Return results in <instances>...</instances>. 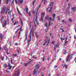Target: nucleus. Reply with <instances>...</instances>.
Returning a JSON list of instances; mask_svg holds the SVG:
<instances>
[{"mask_svg": "<svg viewBox=\"0 0 76 76\" xmlns=\"http://www.w3.org/2000/svg\"><path fill=\"white\" fill-rule=\"evenodd\" d=\"M45 26H46V27H48L47 23H45Z\"/></svg>", "mask_w": 76, "mask_h": 76, "instance_id": "2f4dec72", "label": "nucleus"}, {"mask_svg": "<svg viewBox=\"0 0 76 76\" xmlns=\"http://www.w3.org/2000/svg\"><path fill=\"white\" fill-rule=\"evenodd\" d=\"M52 43L54 44V41H52Z\"/></svg>", "mask_w": 76, "mask_h": 76, "instance_id": "774afa93", "label": "nucleus"}, {"mask_svg": "<svg viewBox=\"0 0 76 76\" xmlns=\"http://www.w3.org/2000/svg\"><path fill=\"white\" fill-rule=\"evenodd\" d=\"M4 17H2V18H1V23H2V21L4 19Z\"/></svg>", "mask_w": 76, "mask_h": 76, "instance_id": "5701e85b", "label": "nucleus"}, {"mask_svg": "<svg viewBox=\"0 0 76 76\" xmlns=\"http://www.w3.org/2000/svg\"><path fill=\"white\" fill-rule=\"evenodd\" d=\"M11 63H12H12H13L12 59H11Z\"/></svg>", "mask_w": 76, "mask_h": 76, "instance_id": "864d4df0", "label": "nucleus"}, {"mask_svg": "<svg viewBox=\"0 0 76 76\" xmlns=\"http://www.w3.org/2000/svg\"><path fill=\"white\" fill-rule=\"evenodd\" d=\"M10 71L9 70H7V72L8 73H9Z\"/></svg>", "mask_w": 76, "mask_h": 76, "instance_id": "338daca9", "label": "nucleus"}, {"mask_svg": "<svg viewBox=\"0 0 76 76\" xmlns=\"http://www.w3.org/2000/svg\"><path fill=\"white\" fill-rule=\"evenodd\" d=\"M34 27H36V24L35 23V20H34Z\"/></svg>", "mask_w": 76, "mask_h": 76, "instance_id": "58836bf2", "label": "nucleus"}, {"mask_svg": "<svg viewBox=\"0 0 76 76\" xmlns=\"http://www.w3.org/2000/svg\"><path fill=\"white\" fill-rule=\"evenodd\" d=\"M30 39H29L28 41V46L29 44V43H30V42L31 41V37H30Z\"/></svg>", "mask_w": 76, "mask_h": 76, "instance_id": "4468645a", "label": "nucleus"}, {"mask_svg": "<svg viewBox=\"0 0 76 76\" xmlns=\"http://www.w3.org/2000/svg\"><path fill=\"white\" fill-rule=\"evenodd\" d=\"M45 38H46V39H48V36H46L45 37Z\"/></svg>", "mask_w": 76, "mask_h": 76, "instance_id": "13d9d810", "label": "nucleus"}, {"mask_svg": "<svg viewBox=\"0 0 76 76\" xmlns=\"http://www.w3.org/2000/svg\"><path fill=\"white\" fill-rule=\"evenodd\" d=\"M47 42V41H46V42H45V43H44V44H43V45H45Z\"/></svg>", "mask_w": 76, "mask_h": 76, "instance_id": "a18cd8bd", "label": "nucleus"}, {"mask_svg": "<svg viewBox=\"0 0 76 76\" xmlns=\"http://www.w3.org/2000/svg\"><path fill=\"white\" fill-rule=\"evenodd\" d=\"M45 60V57H43V61H44Z\"/></svg>", "mask_w": 76, "mask_h": 76, "instance_id": "3c124183", "label": "nucleus"}, {"mask_svg": "<svg viewBox=\"0 0 76 76\" xmlns=\"http://www.w3.org/2000/svg\"><path fill=\"white\" fill-rule=\"evenodd\" d=\"M51 24V21L50 20H49V26H50V25Z\"/></svg>", "mask_w": 76, "mask_h": 76, "instance_id": "4c0bfd02", "label": "nucleus"}, {"mask_svg": "<svg viewBox=\"0 0 76 76\" xmlns=\"http://www.w3.org/2000/svg\"><path fill=\"white\" fill-rule=\"evenodd\" d=\"M4 58V57H1V60H3Z\"/></svg>", "mask_w": 76, "mask_h": 76, "instance_id": "49530a36", "label": "nucleus"}, {"mask_svg": "<svg viewBox=\"0 0 76 76\" xmlns=\"http://www.w3.org/2000/svg\"><path fill=\"white\" fill-rule=\"evenodd\" d=\"M18 21H17L15 22V23H14L13 25H16V24H18Z\"/></svg>", "mask_w": 76, "mask_h": 76, "instance_id": "b1692460", "label": "nucleus"}, {"mask_svg": "<svg viewBox=\"0 0 76 76\" xmlns=\"http://www.w3.org/2000/svg\"><path fill=\"white\" fill-rule=\"evenodd\" d=\"M20 70L19 69H18V70L15 72V74L13 75L12 76H19V75H20Z\"/></svg>", "mask_w": 76, "mask_h": 76, "instance_id": "f03ea898", "label": "nucleus"}, {"mask_svg": "<svg viewBox=\"0 0 76 76\" xmlns=\"http://www.w3.org/2000/svg\"><path fill=\"white\" fill-rule=\"evenodd\" d=\"M3 12V10L2 9V11H1V14H2Z\"/></svg>", "mask_w": 76, "mask_h": 76, "instance_id": "69168bd1", "label": "nucleus"}, {"mask_svg": "<svg viewBox=\"0 0 76 76\" xmlns=\"http://www.w3.org/2000/svg\"><path fill=\"white\" fill-rule=\"evenodd\" d=\"M10 63H9L7 65V66L8 67H10Z\"/></svg>", "mask_w": 76, "mask_h": 76, "instance_id": "de8ad7c7", "label": "nucleus"}, {"mask_svg": "<svg viewBox=\"0 0 76 76\" xmlns=\"http://www.w3.org/2000/svg\"><path fill=\"white\" fill-rule=\"evenodd\" d=\"M20 31H23V30L22 29L21 30H20Z\"/></svg>", "mask_w": 76, "mask_h": 76, "instance_id": "e2e57ef3", "label": "nucleus"}, {"mask_svg": "<svg viewBox=\"0 0 76 76\" xmlns=\"http://www.w3.org/2000/svg\"><path fill=\"white\" fill-rule=\"evenodd\" d=\"M4 26H6L7 24V21H4Z\"/></svg>", "mask_w": 76, "mask_h": 76, "instance_id": "412c9836", "label": "nucleus"}, {"mask_svg": "<svg viewBox=\"0 0 76 76\" xmlns=\"http://www.w3.org/2000/svg\"><path fill=\"white\" fill-rule=\"evenodd\" d=\"M55 49H56V46H54V47L53 50H55Z\"/></svg>", "mask_w": 76, "mask_h": 76, "instance_id": "680f3d73", "label": "nucleus"}, {"mask_svg": "<svg viewBox=\"0 0 76 76\" xmlns=\"http://www.w3.org/2000/svg\"><path fill=\"white\" fill-rule=\"evenodd\" d=\"M18 43H15V45H18Z\"/></svg>", "mask_w": 76, "mask_h": 76, "instance_id": "5fc2aeb1", "label": "nucleus"}, {"mask_svg": "<svg viewBox=\"0 0 76 76\" xmlns=\"http://www.w3.org/2000/svg\"><path fill=\"white\" fill-rule=\"evenodd\" d=\"M14 18H13L12 19V23H14Z\"/></svg>", "mask_w": 76, "mask_h": 76, "instance_id": "c756f323", "label": "nucleus"}, {"mask_svg": "<svg viewBox=\"0 0 76 76\" xmlns=\"http://www.w3.org/2000/svg\"><path fill=\"white\" fill-rule=\"evenodd\" d=\"M20 23L21 24V27L20 29V30H21V29H22V26H23V21H22L21 19V18H20Z\"/></svg>", "mask_w": 76, "mask_h": 76, "instance_id": "423d86ee", "label": "nucleus"}, {"mask_svg": "<svg viewBox=\"0 0 76 76\" xmlns=\"http://www.w3.org/2000/svg\"><path fill=\"white\" fill-rule=\"evenodd\" d=\"M56 14H54L53 15V18H55L56 16Z\"/></svg>", "mask_w": 76, "mask_h": 76, "instance_id": "473e14b6", "label": "nucleus"}, {"mask_svg": "<svg viewBox=\"0 0 76 76\" xmlns=\"http://www.w3.org/2000/svg\"><path fill=\"white\" fill-rule=\"evenodd\" d=\"M49 15H46V17H45V19L46 20H49Z\"/></svg>", "mask_w": 76, "mask_h": 76, "instance_id": "a211bd4d", "label": "nucleus"}, {"mask_svg": "<svg viewBox=\"0 0 76 76\" xmlns=\"http://www.w3.org/2000/svg\"><path fill=\"white\" fill-rule=\"evenodd\" d=\"M6 7H4L3 8V14H4V13L5 12V11L6 9Z\"/></svg>", "mask_w": 76, "mask_h": 76, "instance_id": "9b49d317", "label": "nucleus"}, {"mask_svg": "<svg viewBox=\"0 0 76 76\" xmlns=\"http://www.w3.org/2000/svg\"><path fill=\"white\" fill-rule=\"evenodd\" d=\"M36 35L37 37V38H38V37H39V36L38 35L37 33H36Z\"/></svg>", "mask_w": 76, "mask_h": 76, "instance_id": "37998d69", "label": "nucleus"}, {"mask_svg": "<svg viewBox=\"0 0 76 76\" xmlns=\"http://www.w3.org/2000/svg\"><path fill=\"white\" fill-rule=\"evenodd\" d=\"M43 1H44V4H45V1H47L46 0H43Z\"/></svg>", "mask_w": 76, "mask_h": 76, "instance_id": "bf43d9fd", "label": "nucleus"}, {"mask_svg": "<svg viewBox=\"0 0 76 76\" xmlns=\"http://www.w3.org/2000/svg\"><path fill=\"white\" fill-rule=\"evenodd\" d=\"M70 57V55H68L66 59L67 61H69V59Z\"/></svg>", "mask_w": 76, "mask_h": 76, "instance_id": "2eb2a0df", "label": "nucleus"}, {"mask_svg": "<svg viewBox=\"0 0 76 76\" xmlns=\"http://www.w3.org/2000/svg\"><path fill=\"white\" fill-rule=\"evenodd\" d=\"M36 0H34V1H33V3H32V5H34V3L36 2Z\"/></svg>", "mask_w": 76, "mask_h": 76, "instance_id": "7c9ffc66", "label": "nucleus"}, {"mask_svg": "<svg viewBox=\"0 0 76 76\" xmlns=\"http://www.w3.org/2000/svg\"><path fill=\"white\" fill-rule=\"evenodd\" d=\"M15 2L16 3V4H17L18 3V2L17 1V0H15Z\"/></svg>", "mask_w": 76, "mask_h": 76, "instance_id": "603ef678", "label": "nucleus"}, {"mask_svg": "<svg viewBox=\"0 0 76 76\" xmlns=\"http://www.w3.org/2000/svg\"><path fill=\"white\" fill-rule=\"evenodd\" d=\"M3 37V34L0 33V38H1V40H2Z\"/></svg>", "mask_w": 76, "mask_h": 76, "instance_id": "ddd939ff", "label": "nucleus"}, {"mask_svg": "<svg viewBox=\"0 0 76 76\" xmlns=\"http://www.w3.org/2000/svg\"><path fill=\"white\" fill-rule=\"evenodd\" d=\"M21 34V33L20 31L19 32V33L18 38H19V37H20V36Z\"/></svg>", "mask_w": 76, "mask_h": 76, "instance_id": "bb28decb", "label": "nucleus"}, {"mask_svg": "<svg viewBox=\"0 0 76 76\" xmlns=\"http://www.w3.org/2000/svg\"><path fill=\"white\" fill-rule=\"evenodd\" d=\"M31 23H30V28H31Z\"/></svg>", "mask_w": 76, "mask_h": 76, "instance_id": "052dcab7", "label": "nucleus"}, {"mask_svg": "<svg viewBox=\"0 0 76 76\" xmlns=\"http://www.w3.org/2000/svg\"><path fill=\"white\" fill-rule=\"evenodd\" d=\"M27 64H28V63H24V66H25V67H26V66H27Z\"/></svg>", "mask_w": 76, "mask_h": 76, "instance_id": "f704fd0d", "label": "nucleus"}, {"mask_svg": "<svg viewBox=\"0 0 76 76\" xmlns=\"http://www.w3.org/2000/svg\"><path fill=\"white\" fill-rule=\"evenodd\" d=\"M17 51L18 52V53H19V52H20V50H17Z\"/></svg>", "mask_w": 76, "mask_h": 76, "instance_id": "4d7b16f0", "label": "nucleus"}, {"mask_svg": "<svg viewBox=\"0 0 76 76\" xmlns=\"http://www.w3.org/2000/svg\"><path fill=\"white\" fill-rule=\"evenodd\" d=\"M11 68H12V66H10V64L9 69H11Z\"/></svg>", "mask_w": 76, "mask_h": 76, "instance_id": "ea45409f", "label": "nucleus"}, {"mask_svg": "<svg viewBox=\"0 0 76 76\" xmlns=\"http://www.w3.org/2000/svg\"><path fill=\"white\" fill-rule=\"evenodd\" d=\"M66 15H67L68 14H70V12H69V11L68 10H67L66 11Z\"/></svg>", "mask_w": 76, "mask_h": 76, "instance_id": "f3484780", "label": "nucleus"}, {"mask_svg": "<svg viewBox=\"0 0 76 76\" xmlns=\"http://www.w3.org/2000/svg\"><path fill=\"white\" fill-rule=\"evenodd\" d=\"M28 32H26V39H25V40L24 41V42H25V41L26 40V39H27V38H28Z\"/></svg>", "mask_w": 76, "mask_h": 76, "instance_id": "1a4fd4ad", "label": "nucleus"}, {"mask_svg": "<svg viewBox=\"0 0 76 76\" xmlns=\"http://www.w3.org/2000/svg\"><path fill=\"white\" fill-rule=\"evenodd\" d=\"M12 56H13L14 57H16L17 56V54H13Z\"/></svg>", "mask_w": 76, "mask_h": 76, "instance_id": "a878e982", "label": "nucleus"}, {"mask_svg": "<svg viewBox=\"0 0 76 76\" xmlns=\"http://www.w3.org/2000/svg\"><path fill=\"white\" fill-rule=\"evenodd\" d=\"M28 15L29 17H30L31 15V12H28Z\"/></svg>", "mask_w": 76, "mask_h": 76, "instance_id": "4be33fe9", "label": "nucleus"}, {"mask_svg": "<svg viewBox=\"0 0 76 76\" xmlns=\"http://www.w3.org/2000/svg\"><path fill=\"white\" fill-rule=\"evenodd\" d=\"M18 3H19V4H22L23 2V0H18Z\"/></svg>", "mask_w": 76, "mask_h": 76, "instance_id": "9d476101", "label": "nucleus"}, {"mask_svg": "<svg viewBox=\"0 0 76 76\" xmlns=\"http://www.w3.org/2000/svg\"><path fill=\"white\" fill-rule=\"evenodd\" d=\"M32 32H33V30H31L30 31L29 37H30L31 39L32 33Z\"/></svg>", "mask_w": 76, "mask_h": 76, "instance_id": "6e6552de", "label": "nucleus"}, {"mask_svg": "<svg viewBox=\"0 0 76 76\" xmlns=\"http://www.w3.org/2000/svg\"><path fill=\"white\" fill-rule=\"evenodd\" d=\"M69 22H72V18H69Z\"/></svg>", "mask_w": 76, "mask_h": 76, "instance_id": "393cba45", "label": "nucleus"}, {"mask_svg": "<svg viewBox=\"0 0 76 76\" xmlns=\"http://www.w3.org/2000/svg\"><path fill=\"white\" fill-rule=\"evenodd\" d=\"M9 2V0H6V4L7 5L8 4Z\"/></svg>", "mask_w": 76, "mask_h": 76, "instance_id": "cd10ccee", "label": "nucleus"}, {"mask_svg": "<svg viewBox=\"0 0 76 76\" xmlns=\"http://www.w3.org/2000/svg\"><path fill=\"white\" fill-rule=\"evenodd\" d=\"M52 9H51V7H50V9L49 10V12H52Z\"/></svg>", "mask_w": 76, "mask_h": 76, "instance_id": "c85d7f7f", "label": "nucleus"}, {"mask_svg": "<svg viewBox=\"0 0 76 76\" xmlns=\"http://www.w3.org/2000/svg\"><path fill=\"white\" fill-rule=\"evenodd\" d=\"M25 10H26V13H27L28 12V8H27V7H26L25 8Z\"/></svg>", "mask_w": 76, "mask_h": 76, "instance_id": "6ab92c4d", "label": "nucleus"}, {"mask_svg": "<svg viewBox=\"0 0 76 76\" xmlns=\"http://www.w3.org/2000/svg\"><path fill=\"white\" fill-rule=\"evenodd\" d=\"M37 55H35V56H33V58H35V59H37Z\"/></svg>", "mask_w": 76, "mask_h": 76, "instance_id": "dca6fc26", "label": "nucleus"}, {"mask_svg": "<svg viewBox=\"0 0 76 76\" xmlns=\"http://www.w3.org/2000/svg\"><path fill=\"white\" fill-rule=\"evenodd\" d=\"M7 45H5L3 47V48L4 49V50H5V51H8V48H7Z\"/></svg>", "mask_w": 76, "mask_h": 76, "instance_id": "39448f33", "label": "nucleus"}, {"mask_svg": "<svg viewBox=\"0 0 76 76\" xmlns=\"http://www.w3.org/2000/svg\"><path fill=\"white\" fill-rule=\"evenodd\" d=\"M60 16H58V20H60Z\"/></svg>", "mask_w": 76, "mask_h": 76, "instance_id": "0e129e2a", "label": "nucleus"}, {"mask_svg": "<svg viewBox=\"0 0 76 76\" xmlns=\"http://www.w3.org/2000/svg\"><path fill=\"white\" fill-rule=\"evenodd\" d=\"M49 20L50 21V23H51V21H52V17H50V18H49Z\"/></svg>", "mask_w": 76, "mask_h": 76, "instance_id": "e433bc0d", "label": "nucleus"}, {"mask_svg": "<svg viewBox=\"0 0 76 76\" xmlns=\"http://www.w3.org/2000/svg\"><path fill=\"white\" fill-rule=\"evenodd\" d=\"M32 35L33 37H35V36L34 35V32H33Z\"/></svg>", "mask_w": 76, "mask_h": 76, "instance_id": "c9c22d12", "label": "nucleus"}, {"mask_svg": "<svg viewBox=\"0 0 76 76\" xmlns=\"http://www.w3.org/2000/svg\"><path fill=\"white\" fill-rule=\"evenodd\" d=\"M68 42L67 41V40H66H66H65V44H66V43H67Z\"/></svg>", "mask_w": 76, "mask_h": 76, "instance_id": "09e8293b", "label": "nucleus"}, {"mask_svg": "<svg viewBox=\"0 0 76 76\" xmlns=\"http://www.w3.org/2000/svg\"><path fill=\"white\" fill-rule=\"evenodd\" d=\"M67 52L66 50H65L64 52V54H66V53H67Z\"/></svg>", "mask_w": 76, "mask_h": 76, "instance_id": "79ce46f5", "label": "nucleus"}, {"mask_svg": "<svg viewBox=\"0 0 76 76\" xmlns=\"http://www.w3.org/2000/svg\"><path fill=\"white\" fill-rule=\"evenodd\" d=\"M19 29H18V30H17V31H16L15 32V33L16 34H17V32L19 30Z\"/></svg>", "mask_w": 76, "mask_h": 76, "instance_id": "8fccbe9b", "label": "nucleus"}, {"mask_svg": "<svg viewBox=\"0 0 76 76\" xmlns=\"http://www.w3.org/2000/svg\"><path fill=\"white\" fill-rule=\"evenodd\" d=\"M7 12H8V11H7V10H6V11H5V13L6 14H7Z\"/></svg>", "mask_w": 76, "mask_h": 76, "instance_id": "a19ab883", "label": "nucleus"}, {"mask_svg": "<svg viewBox=\"0 0 76 76\" xmlns=\"http://www.w3.org/2000/svg\"><path fill=\"white\" fill-rule=\"evenodd\" d=\"M65 67L66 69H67V64H65Z\"/></svg>", "mask_w": 76, "mask_h": 76, "instance_id": "c03bdc74", "label": "nucleus"}, {"mask_svg": "<svg viewBox=\"0 0 76 76\" xmlns=\"http://www.w3.org/2000/svg\"><path fill=\"white\" fill-rule=\"evenodd\" d=\"M41 7V5H39V7L37 8V10H38V9H39V7Z\"/></svg>", "mask_w": 76, "mask_h": 76, "instance_id": "6e6d98bb", "label": "nucleus"}, {"mask_svg": "<svg viewBox=\"0 0 76 76\" xmlns=\"http://www.w3.org/2000/svg\"><path fill=\"white\" fill-rule=\"evenodd\" d=\"M45 13H42V15H41V19H40V21H43V17H45Z\"/></svg>", "mask_w": 76, "mask_h": 76, "instance_id": "20e7f679", "label": "nucleus"}, {"mask_svg": "<svg viewBox=\"0 0 76 76\" xmlns=\"http://www.w3.org/2000/svg\"><path fill=\"white\" fill-rule=\"evenodd\" d=\"M17 11H18V14H19L20 15H21L22 16V14L20 12V11H19V10H17Z\"/></svg>", "mask_w": 76, "mask_h": 76, "instance_id": "aec40b11", "label": "nucleus"}, {"mask_svg": "<svg viewBox=\"0 0 76 76\" xmlns=\"http://www.w3.org/2000/svg\"><path fill=\"white\" fill-rule=\"evenodd\" d=\"M4 66L5 68L7 67V64H5L4 65Z\"/></svg>", "mask_w": 76, "mask_h": 76, "instance_id": "72a5a7b5", "label": "nucleus"}, {"mask_svg": "<svg viewBox=\"0 0 76 76\" xmlns=\"http://www.w3.org/2000/svg\"><path fill=\"white\" fill-rule=\"evenodd\" d=\"M35 67L36 68L34 69L33 71V72L34 73H33V75H35V74L37 73L38 72V69H39V66L38 64H36L35 66Z\"/></svg>", "mask_w": 76, "mask_h": 76, "instance_id": "f257e3e1", "label": "nucleus"}, {"mask_svg": "<svg viewBox=\"0 0 76 76\" xmlns=\"http://www.w3.org/2000/svg\"><path fill=\"white\" fill-rule=\"evenodd\" d=\"M53 4H54V2H51L50 3V7L51 9L53 7Z\"/></svg>", "mask_w": 76, "mask_h": 76, "instance_id": "0eeeda50", "label": "nucleus"}, {"mask_svg": "<svg viewBox=\"0 0 76 76\" xmlns=\"http://www.w3.org/2000/svg\"><path fill=\"white\" fill-rule=\"evenodd\" d=\"M37 15H38V10H37V11H36V16L35 21L36 22L37 24H39V23L37 19L38 18L39 15L38 16Z\"/></svg>", "mask_w": 76, "mask_h": 76, "instance_id": "7ed1b4c3", "label": "nucleus"}, {"mask_svg": "<svg viewBox=\"0 0 76 76\" xmlns=\"http://www.w3.org/2000/svg\"><path fill=\"white\" fill-rule=\"evenodd\" d=\"M76 7H73L72 8V10L73 11V12H75L76 11Z\"/></svg>", "mask_w": 76, "mask_h": 76, "instance_id": "f8f14e48", "label": "nucleus"}]
</instances>
